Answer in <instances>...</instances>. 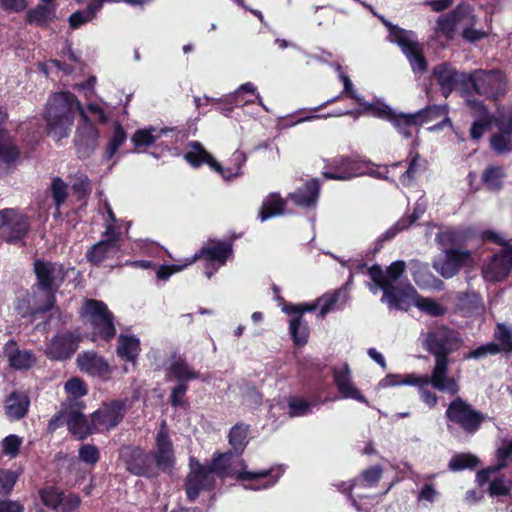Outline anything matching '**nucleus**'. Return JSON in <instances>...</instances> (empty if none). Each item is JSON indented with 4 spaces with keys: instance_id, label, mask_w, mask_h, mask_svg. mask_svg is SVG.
Instances as JSON below:
<instances>
[{
    "instance_id": "1",
    "label": "nucleus",
    "mask_w": 512,
    "mask_h": 512,
    "mask_svg": "<svg viewBox=\"0 0 512 512\" xmlns=\"http://www.w3.org/2000/svg\"><path fill=\"white\" fill-rule=\"evenodd\" d=\"M462 344V338L455 330L447 326L436 328L429 332L426 338L427 351L435 357V365L430 378L415 377L414 375H406L402 378L398 374H388L381 380V385L383 387H391L401 384H431L433 388L440 392H446L451 396L457 395L459 385L453 377L448 375L449 355L459 350Z\"/></svg>"
},
{
    "instance_id": "2",
    "label": "nucleus",
    "mask_w": 512,
    "mask_h": 512,
    "mask_svg": "<svg viewBox=\"0 0 512 512\" xmlns=\"http://www.w3.org/2000/svg\"><path fill=\"white\" fill-rule=\"evenodd\" d=\"M84 111L75 94L69 91L56 92L49 96L45 111L47 134L56 140L69 136L78 112Z\"/></svg>"
},
{
    "instance_id": "3",
    "label": "nucleus",
    "mask_w": 512,
    "mask_h": 512,
    "mask_svg": "<svg viewBox=\"0 0 512 512\" xmlns=\"http://www.w3.org/2000/svg\"><path fill=\"white\" fill-rule=\"evenodd\" d=\"M445 418L449 431L457 428L467 435L477 433L486 420V416L481 411L476 410L459 396L450 401L445 411Z\"/></svg>"
},
{
    "instance_id": "4",
    "label": "nucleus",
    "mask_w": 512,
    "mask_h": 512,
    "mask_svg": "<svg viewBox=\"0 0 512 512\" xmlns=\"http://www.w3.org/2000/svg\"><path fill=\"white\" fill-rule=\"evenodd\" d=\"M64 267L61 264L37 258L33 262V272L36 277L35 286L45 294L44 310H52L56 304V292L59 284L56 283L57 274L63 280Z\"/></svg>"
},
{
    "instance_id": "5",
    "label": "nucleus",
    "mask_w": 512,
    "mask_h": 512,
    "mask_svg": "<svg viewBox=\"0 0 512 512\" xmlns=\"http://www.w3.org/2000/svg\"><path fill=\"white\" fill-rule=\"evenodd\" d=\"M233 255L232 240L221 241L209 239L207 245H203L189 260L192 264L197 260H204V274L210 279L218 269L225 265Z\"/></svg>"
},
{
    "instance_id": "6",
    "label": "nucleus",
    "mask_w": 512,
    "mask_h": 512,
    "mask_svg": "<svg viewBox=\"0 0 512 512\" xmlns=\"http://www.w3.org/2000/svg\"><path fill=\"white\" fill-rule=\"evenodd\" d=\"M81 314L89 317L94 336L106 342L115 337L114 316L103 301L86 299Z\"/></svg>"
},
{
    "instance_id": "7",
    "label": "nucleus",
    "mask_w": 512,
    "mask_h": 512,
    "mask_svg": "<svg viewBox=\"0 0 512 512\" xmlns=\"http://www.w3.org/2000/svg\"><path fill=\"white\" fill-rule=\"evenodd\" d=\"M468 91L466 94H478L496 100L505 94L506 82L498 70L482 69L469 73Z\"/></svg>"
},
{
    "instance_id": "8",
    "label": "nucleus",
    "mask_w": 512,
    "mask_h": 512,
    "mask_svg": "<svg viewBox=\"0 0 512 512\" xmlns=\"http://www.w3.org/2000/svg\"><path fill=\"white\" fill-rule=\"evenodd\" d=\"M119 458L124 463L125 469L132 475L145 478L158 476L156 466L153 464L152 451L136 445L122 446Z\"/></svg>"
},
{
    "instance_id": "9",
    "label": "nucleus",
    "mask_w": 512,
    "mask_h": 512,
    "mask_svg": "<svg viewBox=\"0 0 512 512\" xmlns=\"http://www.w3.org/2000/svg\"><path fill=\"white\" fill-rule=\"evenodd\" d=\"M29 217L14 208L0 210V238L9 244L21 242L30 231Z\"/></svg>"
},
{
    "instance_id": "10",
    "label": "nucleus",
    "mask_w": 512,
    "mask_h": 512,
    "mask_svg": "<svg viewBox=\"0 0 512 512\" xmlns=\"http://www.w3.org/2000/svg\"><path fill=\"white\" fill-rule=\"evenodd\" d=\"M368 161L358 160L352 156L337 155L325 161L322 176L327 180L345 181L363 175L368 168Z\"/></svg>"
},
{
    "instance_id": "11",
    "label": "nucleus",
    "mask_w": 512,
    "mask_h": 512,
    "mask_svg": "<svg viewBox=\"0 0 512 512\" xmlns=\"http://www.w3.org/2000/svg\"><path fill=\"white\" fill-rule=\"evenodd\" d=\"M432 76L445 98H448L454 90H460L464 94L468 91L469 73L458 71L449 62H443L434 66Z\"/></svg>"
},
{
    "instance_id": "12",
    "label": "nucleus",
    "mask_w": 512,
    "mask_h": 512,
    "mask_svg": "<svg viewBox=\"0 0 512 512\" xmlns=\"http://www.w3.org/2000/svg\"><path fill=\"white\" fill-rule=\"evenodd\" d=\"M125 414V400L116 399L103 402L101 406L91 414L93 428L98 433L108 432L122 422Z\"/></svg>"
},
{
    "instance_id": "13",
    "label": "nucleus",
    "mask_w": 512,
    "mask_h": 512,
    "mask_svg": "<svg viewBox=\"0 0 512 512\" xmlns=\"http://www.w3.org/2000/svg\"><path fill=\"white\" fill-rule=\"evenodd\" d=\"M189 466L190 472L186 476L184 489L189 502H194L201 491H210L214 488L215 478L205 465L195 458L190 459Z\"/></svg>"
},
{
    "instance_id": "14",
    "label": "nucleus",
    "mask_w": 512,
    "mask_h": 512,
    "mask_svg": "<svg viewBox=\"0 0 512 512\" xmlns=\"http://www.w3.org/2000/svg\"><path fill=\"white\" fill-rule=\"evenodd\" d=\"M100 132L85 111H81V118L77 126L74 145L80 159L89 158L98 147Z\"/></svg>"
},
{
    "instance_id": "15",
    "label": "nucleus",
    "mask_w": 512,
    "mask_h": 512,
    "mask_svg": "<svg viewBox=\"0 0 512 512\" xmlns=\"http://www.w3.org/2000/svg\"><path fill=\"white\" fill-rule=\"evenodd\" d=\"M82 336L79 332L65 331L54 335L45 349V355L50 360L65 361L77 351Z\"/></svg>"
},
{
    "instance_id": "16",
    "label": "nucleus",
    "mask_w": 512,
    "mask_h": 512,
    "mask_svg": "<svg viewBox=\"0 0 512 512\" xmlns=\"http://www.w3.org/2000/svg\"><path fill=\"white\" fill-rule=\"evenodd\" d=\"M152 458L158 472H170L175 465L173 442L166 429L165 422L156 434L155 451H152Z\"/></svg>"
},
{
    "instance_id": "17",
    "label": "nucleus",
    "mask_w": 512,
    "mask_h": 512,
    "mask_svg": "<svg viewBox=\"0 0 512 512\" xmlns=\"http://www.w3.org/2000/svg\"><path fill=\"white\" fill-rule=\"evenodd\" d=\"M284 469L282 465H277L269 469H263L260 471H238L236 473V479L239 481H253L254 484L245 485V489L249 490H264L274 486L280 477L283 475Z\"/></svg>"
},
{
    "instance_id": "18",
    "label": "nucleus",
    "mask_w": 512,
    "mask_h": 512,
    "mask_svg": "<svg viewBox=\"0 0 512 512\" xmlns=\"http://www.w3.org/2000/svg\"><path fill=\"white\" fill-rule=\"evenodd\" d=\"M381 290L383 295L382 302H386L389 309L407 311L410 308V299H416L417 291L410 284L406 283L401 286H388L386 282H381Z\"/></svg>"
},
{
    "instance_id": "19",
    "label": "nucleus",
    "mask_w": 512,
    "mask_h": 512,
    "mask_svg": "<svg viewBox=\"0 0 512 512\" xmlns=\"http://www.w3.org/2000/svg\"><path fill=\"white\" fill-rule=\"evenodd\" d=\"M512 270V245L494 254L483 269L484 277L493 282L505 280Z\"/></svg>"
},
{
    "instance_id": "20",
    "label": "nucleus",
    "mask_w": 512,
    "mask_h": 512,
    "mask_svg": "<svg viewBox=\"0 0 512 512\" xmlns=\"http://www.w3.org/2000/svg\"><path fill=\"white\" fill-rule=\"evenodd\" d=\"M471 259V252L460 248H449L442 261H435L433 266L444 278L455 276Z\"/></svg>"
},
{
    "instance_id": "21",
    "label": "nucleus",
    "mask_w": 512,
    "mask_h": 512,
    "mask_svg": "<svg viewBox=\"0 0 512 512\" xmlns=\"http://www.w3.org/2000/svg\"><path fill=\"white\" fill-rule=\"evenodd\" d=\"M332 377L338 392L344 399H353L365 405H369L367 398L353 383L351 369L348 363H344L342 368H333Z\"/></svg>"
},
{
    "instance_id": "22",
    "label": "nucleus",
    "mask_w": 512,
    "mask_h": 512,
    "mask_svg": "<svg viewBox=\"0 0 512 512\" xmlns=\"http://www.w3.org/2000/svg\"><path fill=\"white\" fill-rule=\"evenodd\" d=\"M395 38L403 53L407 56L412 70L420 73L427 71V60L419 43L411 40L406 35V31L400 28L397 29Z\"/></svg>"
},
{
    "instance_id": "23",
    "label": "nucleus",
    "mask_w": 512,
    "mask_h": 512,
    "mask_svg": "<svg viewBox=\"0 0 512 512\" xmlns=\"http://www.w3.org/2000/svg\"><path fill=\"white\" fill-rule=\"evenodd\" d=\"M406 262L397 260L392 262L384 272L379 264L367 268V273L374 284L381 289V282L384 281L388 286H394L393 282L400 279L406 271Z\"/></svg>"
},
{
    "instance_id": "24",
    "label": "nucleus",
    "mask_w": 512,
    "mask_h": 512,
    "mask_svg": "<svg viewBox=\"0 0 512 512\" xmlns=\"http://www.w3.org/2000/svg\"><path fill=\"white\" fill-rule=\"evenodd\" d=\"M185 161L193 168L206 164L211 170L220 169V163L204 148L199 141H189L183 155Z\"/></svg>"
},
{
    "instance_id": "25",
    "label": "nucleus",
    "mask_w": 512,
    "mask_h": 512,
    "mask_svg": "<svg viewBox=\"0 0 512 512\" xmlns=\"http://www.w3.org/2000/svg\"><path fill=\"white\" fill-rule=\"evenodd\" d=\"M319 194L320 181L317 178H313L294 192L289 193L287 200L292 201L298 207L312 208L316 206Z\"/></svg>"
},
{
    "instance_id": "26",
    "label": "nucleus",
    "mask_w": 512,
    "mask_h": 512,
    "mask_svg": "<svg viewBox=\"0 0 512 512\" xmlns=\"http://www.w3.org/2000/svg\"><path fill=\"white\" fill-rule=\"evenodd\" d=\"M57 6L39 3L26 11L25 23L41 29H48L57 19Z\"/></svg>"
},
{
    "instance_id": "27",
    "label": "nucleus",
    "mask_w": 512,
    "mask_h": 512,
    "mask_svg": "<svg viewBox=\"0 0 512 512\" xmlns=\"http://www.w3.org/2000/svg\"><path fill=\"white\" fill-rule=\"evenodd\" d=\"M342 95L343 94L341 93V94L325 101L324 103L320 104L319 106L311 108L309 110H307V109L298 110L295 114L289 115L283 119L284 126H294L296 124H299V123H302L305 121H311L314 119L342 116V115L350 114L349 111H340V112H337L334 114H327V115L311 114V112L316 113L319 110L323 109L324 107L335 103L336 101L341 99Z\"/></svg>"
},
{
    "instance_id": "28",
    "label": "nucleus",
    "mask_w": 512,
    "mask_h": 512,
    "mask_svg": "<svg viewBox=\"0 0 512 512\" xmlns=\"http://www.w3.org/2000/svg\"><path fill=\"white\" fill-rule=\"evenodd\" d=\"M468 10V5L464 3L458 4L452 11L439 16L437 19L436 30L443 34L447 39H452L455 34L457 23L467 17Z\"/></svg>"
},
{
    "instance_id": "29",
    "label": "nucleus",
    "mask_w": 512,
    "mask_h": 512,
    "mask_svg": "<svg viewBox=\"0 0 512 512\" xmlns=\"http://www.w3.org/2000/svg\"><path fill=\"white\" fill-rule=\"evenodd\" d=\"M29 406L28 395L14 390L5 399V414L11 421L20 420L27 415Z\"/></svg>"
},
{
    "instance_id": "30",
    "label": "nucleus",
    "mask_w": 512,
    "mask_h": 512,
    "mask_svg": "<svg viewBox=\"0 0 512 512\" xmlns=\"http://www.w3.org/2000/svg\"><path fill=\"white\" fill-rule=\"evenodd\" d=\"M66 424L68 431L80 441L96 432L92 421L89 422L87 417L80 412H66Z\"/></svg>"
},
{
    "instance_id": "31",
    "label": "nucleus",
    "mask_w": 512,
    "mask_h": 512,
    "mask_svg": "<svg viewBox=\"0 0 512 512\" xmlns=\"http://www.w3.org/2000/svg\"><path fill=\"white\" fill-rule=\"evenodd\" d=\"M200 373L187 363L181 357L174 360L167 369L166 379L168 381L175 380L177 383L188 384L192 380H197Z\"/></svg>"
},
{
    "instance_id": "32",
    "label": "nucleus",
    "mask_w": 512,
    "mask_h": 512,
    "mask_svg": "<svg viewBox=\"0 0 512 512\" xmlns=\"http://www.w3.org/2000/svg\"><path fill=\"white\" fill-rule=\"evenodd\" d=\"M77 364L81 371L90 375H104L109 371L106 360L95 352L86 351L78 355Z\"/></svg>"
},
{
    "instance_id": "33",
    "label": "nucleus",
    "mask_w": 512,
    "mask_h": 512,
    "mask_svg": "<svg viewBox=\"0 0 512 512\" xmlns=\"http://www.w3.org/2000/svg\"><path fill=\"white\" fill-rule=\"evenodd\" d=\"M286 208V201L279 193L272 192L267 195L259 210V219L264 222L272 217L283 215Z\"/></svg>"
},
{
    "instance_id": "34",
    "label": "nucleus",
    "mask_w": 512,
    "mask_h": 512,
    "mask_svg": "<svg viewBox=\"0 0 512 512\" xmlns=\"http://www.w3.org/2000/svg\"><path fill=\"white\" fill-rule=\"evenodd\" d=\"M250 425L238 422L231 427L228 433V443L231 446V452L236 456L242 455L248 445V434Z\"/></svg>"
},
{
    "instance_id": "35",
    "label": "nucleus",
    "mask_w": 512,
    "mask_h": 512,
    "mask_svg": "<svg viewBox=\"0 0 512 512\" xmlns=\"http://www.w3.org/2000/svg\"><path fill=\"white\" fill-rule=\"evenodd\" d=\"M116 352L121 359L135 362L140 352V340L132 335L121 334L118 337Z\"/></svg>"
},
{
    "instance_id": "36",
    "label": "nucleus",
    "mask_w": 512,
    "mask_h": 512,
    "mask_svg": "<svg viewBox=\"0 0 512 512\" xmlns=\"http://www.w3.org/2000/svg\"><path fill=\"white\" fill-rule=\"evenodd\" d=\"M393 127L404 137H412V129L420 126L415 113H397L394 111L389 121Z\"/></svg>"
},
{
    "instance_id": "37",
    "label": "nucleus",
    "mask_w": 512,
    "mask_h": 512,
    "mask_svg": "<svg viewBox=\"0 0 512 512\" xmlns=\"http://www.w3.org/2000/svg\"><path fill=\"white\" fill-rule=\"evenodd\" d=\"M118 246H114V240H101L93 245L86 253L88 262L98 265L115 253Z\"/></svg>"
},
{
    "instance_id": "38",
    "label": "nucleus",
    "mask_w": 512,
    "mask_h": 512,
    "mask_svg": "<svg viewBox=\"0 0 512 512\" xmlns=\"http://www.w3.org/2000/svg\"><path fill=\"white\" fill-rule=\"evenodd\" d=\"M289 334L294 345L303 347L309 339V326L307 322L301 320V316H294L289 322Z\"/></svg>"
},
{
    "instance_id": "39",
    "label": "nucleus",
    "mask_w": 512,
    "mask_h": 512,
    "mask_svg": "<svg viewBox=\"0 0 512 512\" xmlns=\"http://www.w3.org/2000/svg\"><path fill=\"white\" fill-rule=\"evenodd\" d=\"M409 268L413 280L420 288L431 287L434 279L428 264H424L417 259L409 262Z\"/></svg>"
},
{
    "instance_id": "40",
    "label": "nucleus",
    "mask_w": 512,
    "mask_h": 512,
    "mask_svg": "<svg viewBox=\"0 0 512 512\" xmlns=\"http://www.w3.org/2000/svg\"><path fill=\"white\" fill-rule=\"evenodd\" d=\"M357 104L360 106L361 112L363 114H367L388 122L394 113V110L389 105L380 101L369 103L364 101L362 97Z\"/></svg>"
},
{
    "instance_id": "41",
    "label": "nucleus",
    "mask_w": 512,
    "mask_h": 512,
    "mask_svg": "<svg viewBox=\"0 0 512 512\" xmlns=\"http://www.w3.org/2000/svg\"><path fill=\"white\" fill-rule=\"evenodd\" d=\"M20 157L19 147L10 138H0V161L6 167H14Z\"/></svg>"
},
{
    "instance_id": "42",
    "label": "nucleus",
    "mask_w": 512,
    "mask_h": 512,
    "mask_svg": "<svg viewBox=\"0 0 512 512\" xmlns=\"http://www.w3.org/2000/svg\"><path fill=\"white\" fill-rule=\"evenodd\" d=\"M505 171L502 166L488 165L482 173L483 184L491 191H498L503 187L502 180L505 177Z\"/></svg>"
},
{
    "instance_id": "43",
    "label": "nucleus",
    "mask_w": 512,
    "mask_h": 512,
    "mask_svg": "<svg viewBox=\"0 0 512 512\" xmlns=\"http://www.w3.org/2000/svg\"><path fill=\"white\" fill-rule=\"evenodd\" d=\"M126 139L127 133L125 129L119 122H116L113 127L112 137L109 139L105 148L104 159L106 161L111 160L118 152L119 148L124 144Z\"/></svg>"
},
{
    "instance_id": "44",
    "label": "nucleus",
    "mask_w": 512,
    "mask_h": 512,
    "mask_svg": "<svg viewBox=\"0 0 512 512\" xmlns=\"http://www.w3.org/2000/svg\"><path fill=\"white\" fill-rule=\"evenodd\" d=\"M236 456L231 451H226L224 453H215L211 461L205 465L207 470L214 476V474L218 476L225 475L228 468L231 466L232 458Z\"/></svg>"
},
{
    "instance_id": "45",
    "label": "nucleus",
    "mask_w": 512,
    "mask_h": 512,
    "mask_svg": "<svg viewBox=\"0 0 512 512\" xmlns=\"http://www.w3.org/2000/svg\"><path fill=\"white\" fill-rule=\"evenodd\" d=\"M480 464V460L470 453L455 454L449 461L448 468L457 472L465 469L473 470Z\"/></svg>"
},
{
    "instance_id": "46",
    "label": "nucleus",
    "mask_w": 512,
    "mask_h": 512,
    "mask_svg": "<svg viewBox=\"0 0 512 512\" xmlns=\"http://www.w3.org/2000/svg\"><path fill=\"white\" fill-rule=\"evenodd\" d=\"M417 217L412 215L408 218H401L393 226L387 229L376 241V247L381 248L383 243L390 241L395 238L400 232L408 229L415 221Z\"/></svg>"
},
{
    "instance_id": "47",
    "label": "nucleus",
    "mask_w": 512,
    "mask_h": 512,
    "mask_svg": "<svg viewBox=\"0 0 512 512\" xmlns=\"http://www.w3.org/2000/svg\"><path fill=\"white\" fill-rule=\"evenodd\" d=\"M494 339L498 341L500 352L512 354V329L504 323H498L494 330Z\"/></svg>"
},
{
    "instance_id": "48",
    "label": "nucleus",
    "mask_w": 512,
    "mask_h": 512,
    "mask_svg": "<svg viewBox=\"0 0 512 512\" xmlns=\"http://www.w3.org/2000/svg\"><path fill=\"white\" fill-rule=\"evenodd\" d=\"M49 191L54 207L56 209H61L68 198V185L62 178L55 177L52 179Z\"/></svg>"
},
{
    "instance_id": "49",
    "label": "nucleus",
    "mask_w": 512,
    "mask_h": 512,
    "mask_svg": "<svg viewBox=\"0 0 512 512\" xmlns=\"http://www.w3.org/2000/svg\"><path fill=\"white\" fill-rule=\"evenodd\" d=\"M415 114L419 121V125H423L433 120H436L442 116H446L448 114V106L446 104L428 105L425 108L415 112Z\"/></svg>"
},
{
    "instance_id": "50",
    "label": "nucleus",
    "mask_w": 512,
    "mask_h": 512,
    "mask_svg": "<svg viewBox=\"0 0 512 512\" xmlns=\"http://www.w3.org/2000/svg\"><path fill=\"white\" fill-rule=\"evenodd\" d=\"M382 474V467L380 465H373L363 470L362 473L355 478V480L360 487H374L382 478Z\"/></svg>"
},
{
    "instance_id": "51",
    "label": "nucleus",
    "mask_w": 512,
    "mask_h": 512,
    "mask_svg": "<svg viewBox=\"0 0 512 512\" xmlns=\"http://www.w3.org/2000/svg\"><path fill=\"white\" fill-rule=\"evenodd\" d=\"M414 305L419 310L432 317H439L445 313V308L435 299L426 298L419 294H417L416 299L414 300Z\"/></svg>"
},
{
    "instance_id": "52",
    "label": "nucleus",
    "mask_w": 512,
    "mask_h": 512,
    "mask_svg": "<svg viewBox=\"0 0 512 512\" xmlns=\"http://www.w3.org/2000/svg\"><path fill=\"white\" fill-rule=\"evenodd\" d=\"M188 389L189 385L182 383H176L171 388L169 403L173 408H181L183 410H187L190 407V403L186 398Z\"/></svg>"
},
{
    "instance_id": "53",
    "label": "nucleus",
    "mask_w": 512,
    "mask_h": 512,
    "mask_svg": "<svg viewBox=\"0 0 512 512\" xmlns=\"http://www.w3.org/2000/svg\"><path fill=\"white\" fill-rule=\"evenodd\" d=\"M64 492L57 487H48L40 491L43 504L53 511H58L63 501Z\"/></svg>"
},
{
    "instance_id": "54",
    "label": "nucleus",
    "mask_w": 512,
    "mask_h": 512,
    "mask_svg": "<svg viewBox=\"0 0 512 512\" xmlns=\"http://www.w3.org/2000/svg\"><path fill=\"white\" fill-rule=\"evenodd\" d=\"M9 365L16 370H24L32 367L35 358L34 355L27 350L15 349L14 353L8 358Z\"/></svg>"
},
{
    "instance_id": "55",
    "label": "nucleus",
    "mask_w": 512,
    "mask_h": 512,
    "mask_svg": "<svg viewBox=\"0 0 512 512\" xmlns=\"http://www.w3.org/2000/svg\"><path fill=\"white\" fill-rule=\"evenodd\" d=\"M421 157L414 153L408 163L407 169L400 175V182L404 186H410L422 170Z\"/></svg>"
},
{
    "instance_id": "56",
    "label": "nucleus",
    "mask_w": 512,
    "mask_h": 512,
    "mask_svg": "<svg viewBox=\"0 0 512 512\" xmlns=\"http://www.w3.org/2000/svg\"><path fill=\"white\" fill-rule=\"evenodd\" d=\"M342 294L343 292L339 289L333 292L325 293L320 298H318L320 305L319 316L321 318H324L329 312L338 308L337 303Z\"/></svg>"
},
{
    "instance_id": "57",
    "label": "nucleus",
    "mask_w": 512,
    "mask_h": 512,
    "mask_svg": "<svg viewBox=\"0 0 512 512\" xmlns=\"http://www.w3.org/2000/svg\"><path fill=\"white\" fill-rule=\"evenodd\" d=\"M490 149L497 155H504L512 151V138L497 132L489 139Z\"/></svg>"
},
{
    "instance_id": "58",
    "label": "nucleus",
    "mask_w": 512,
    "mask_h": 512,
    "mask_svg": "<svg viewBox=\"0 0 512 512\" xmlns=\"http://www.w3.org/2000/svg\"><path fill=\"white\" fill-rule=\"evenodd\" d=\"M155 130L154 127L136 130L131 138L134 147L136 149L146 148L154 144L157 140V137L153 135Z\"/></svg>"
},
{
    "instance_id": "59",
    "label": "nucleus",
    "mask_w": 512,
    "mask_h": 512,
    "mask_svg": "<svg viewBox=\"0 0 512 512\" xmlns=\"http://www.w3.org/2000/svg\"><path fill=\"white\" fill-rule=\"evenodd\" d=\"M511 490L512 486L509 484V480L506 481L505 475L501 474L489 482L487 492L491 497H499L510 495Z\"/></svg>"
},
{
    "instance_id": "60",
    "label": "nucleus",
    "mask_w": 512,
    "mask_h": 512,
    "mask_svg": "<svg viewBox=\"0 0 512 512\" xmlns=\"http://www.w3.org/2000/svg\"><path fill=\"white\" fill-rule=\"evenodd\" d=\"M15 310L22 318H29L31 322L35 321L39 315L49 310H44V303L36 308H31L28 300H18Z\"/></svg>"
},
{
    "instance_id": "61",
    "label": "nucleus",
    "mask_w": 512,
    "mask_h": 512,
    "mask_svg": "<svg viewBox=\"0 0 512 512\" xmlns=\"http://www.w3.org/2000/svg\"><path fill=\"white\" fill-rule=\"evenodd\" d=\"M78 458L81 462L94 466L100 460L99 448L94 444H82L78 449Z\"/></svg>"
},
{
    "instance_id": "62",
    "label": "nucleus",
    "mask_w": 512,
    "mask_h": 512,
    "mask_svg": "<svg viewBox=\"0 0 512 512\" xmlns=\"http://www.w3.org/2000/svg\"><path fill=\"white\" fill-rule=\"evenodd\" d=\"M22 438L15 434L6 436L1 441L2 452L11 459L16 458L20 453Z\"/></svg>"
},
{
    "instance_id": "63",
    "label": "nucleus",
    "mask_w": 512,
    "mask_h": 512,
    "mask_svg": "<svg viewBox=\"0 0 512 512\" xmlns=\"http://www.w3.org/2000/svg\"><path fill=\"white\" fill-rule=\"evenodd\" d=\"M312 403L300 398L290 397L288 400L289 415L291 417L304 416L311 413Z\"/></svg>"
},
{
    "instance_id": "64",
    "label": "nucleus",
    "mask_w": 512,
    "mask_h": 512,
    "mask_svg": "<svg viewBox=\"0 0 512 512\" xmlns=\"http://www.w3.org/2000/svg\"><path fill=\"white\" fill-rule=\"evenodd\" d=\"M18 475L11 470L0 468V497L8 496L13 490Z\"/></svg>"
}]
</instances>
